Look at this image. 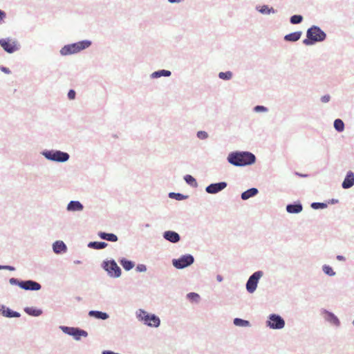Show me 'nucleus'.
I'll return each instance as SVG.
<instances>
[{
	"label": "nucleus",
	"mask_w": 354,
	"mask_h": 354,
	"mask_svg": "<svg viewBox=\"0 0 354 354\" xmlns=\"http://www.w3.org/2000/svg\"><path fill=\"white\" fill-rule=\"evenodd\" d=\"M164 238L171 243H176L180 240L178 233L173 231H167L164 234Z\"/></svg>",
	"instance_id": "obj_15"
},
{
	"label": "nucleus",
	"mask_w": 354,
	"mask_h": 354,
	"mask_svg": "<svg viewBox=\"0 0 354 354\" xmlns=\"http://www.w3.org/2000/svg\"><path fill=\"white\" fill-rule=\"evenodd\" d=\"M120 264L126 270H130L134 266V263L132 261L126 259H122L120 261Z\"/></svg>",
	"instance_id": "obj_27"
},
{
	"label": "nucleus",
	"mask_w": 354,
	"mask_h": 354,
	"mask_svg": "<svg viewBox=\"0 0 354 354\" xmlns=\"http://www.w3.org/2000/svg\"><path fill=\"white\" fill-rule=\"evenodd\" d=\"M107 246V243L105 242H91L88 244V247L93 248L94 249L100 250L103 249Z\"/></svg>",
	"instance_id": "obj_24"
},
{
	"label": "nucleus",
	"mask_w": 354,
	"mask_h": 354,
	"mask_svg": "<svg viewBox=\"0 0 354 354\" xmlns=\"http://www.w3.org/2000/svg\"><path fill=\"white\" fill-rule=\"evenodd\" d=\"M44 154L48 159L58 162H65L69 158V155L67 153L59 151H48Z\"/></svg>",
	"instance_id": "obj_6"
},
{
	"label": "nucleus",
	"mask_w": 354,
	"mask_h": 354,
	"mask_svg": "<svg viewBox=\"0 0 354 354\" xmlns=\"http://www.w3.org/2000/svg\"><path fill=\"white\" fill-rule=\"evenodd\" d=\"M0 69L1 70V71L4 72L5 73L9 74L10 73V71L9 70V68H6L4 66H1L0 68Z\"/></svg>",
	"instance_id": "obj_45"
},
{
	"label": "nucleus",
	"mask_w": 354,
	"mask_h": 354,
	"mask_svg": "<svg viewBox=\"0 0 354 354\" xmlns=\"http://www.w3.org/2000/svg\"><path fill=\"white\" fill-rule=\"evenodd\" d=\"M176 195H177V196H178V197L176 198L177 199H181V194H176Z\"/></svg>",
	"instance_id": "obj_50"
},
{
	"label": "nucleus",
	"mask_w": 354,
	"mask_h": 354,
	"mask_svg": "<svg viewBox=\"0 0 354 354\" xmlns=\"http://www.w3.org/2000/svg\"><path fill=\"white\" fill-rule=\"evenodd\" d=\"M323 271L329 276H333L335 275V272L333 271V268L330 267L329 266H323Z\"/></svg>",
	"instance_id": "obj_34"
},
{
	"label": "nucleus",
	"mask_w": 354,
	"mask_h": 354,
	"mask_svg": "<svg viewBox=\"0 0 354 354\" xmlns=\"http://www.w3.org/2000/svg\"><path fill=\"white\" fill-rule=\"evenodd\" d=\"M234 324L236 326H249L250 323L248 321L243 320V319H241L239 318H236L234 320Z\"/></svg>",
	"instance_id": "obj_30"
},
{
	"label": "nucleus",
	"mask_w": 354,
	"mask_h": 354,
	"mask_svg": "<svg viewBox=\"0 0 354 354\" xmlns=\"http://www.w3.org/2000/svg\"><path fill=\"white\" fill-rule=\"evenodd\" d=\"M194 262V258L191 255L183 256L178 259L173 260V265L175 268L181 269L184 268Z\"/></svg>",
	"instance_id": "obj_7"
},
{
	"label": "nucleus",
	"mask_w": 354,
	"mask_h": 354,
	"mask_svg": "<svg viewBox=\"0 0 354 354\" xmlns=\"http://www.w3.org/2000/svg\"><path fill=\"white\" fill-rule=\"evenodd\" d=\"M3 266H0V269H3V268H2Z\"/></svg>",
	"instance_id": "obj_52"
},
{
	"label": "nucleus",
	"mask_w": 354,
	"mask_h": 354,
	"mask_svg": "<svg viewBox=\"0 0 354 354\" xmlns=\"http://www.w3.org/2000/svg\"><path fill=\"white\" fill-rule=\"evenodd\" d=\"M62 330L74 337V338L77 340H79L81 337H86L88 335V333L86 331L84 330L79 329L77 328H73V327H62Z\"/></svg>",
	"instance_id": "obj_10"
},
{
	"label": "nucleus",
	"mask_w": 354,
	"mask_h": 354,
	"mask_svg": "<svg viewBox=\"0 0 354 354\" xmlns=\"http://www.w3.org/2000/svg\"><path fill=\"white\" fill-rule=\"evenodd\" d=\"M227 187V183L221 182L218 183L211 184L206 187V192L209 194H216Z\"/></svg>",
	"instance_id": "obj_12"
},
{
	"label": "nucleus",
	"mask_w": 354,
	"mask_h": 354,
	"mask_svg": "<svg viewBox=\"0 0 354 354\" xmlns=\"http://www.w3.org/2000/svg\"><path fill=\"white\" fill-rule=\"evenodd\" d=\"M197 136L199 139L203 140L207 138L208 135L207 132L203 131H200L197 133Z\"/></svg>",
	"instance_id": "obj_37"
},
{
	"label": "nucleus",
	"mask_w": 354,
	"mask_h": 354,
	"mask_svg": "<svg viewBox=\"0 0 354 354\" xmlns=\"http://www.w3.org/2000/svg\"><path fill=\"white\" fill-rule=\"evenodd\" d=\"M334 127L337 131L342 132L344 129V124L342 120L336 119L334 122Z\"/></svg>",
	"instance_id": "obj_25"
},
{
	"label": "nucleus",
	"mask_w": 354,
	"mask_h": 354,
	"mask_svg": "<svg viewBox=\"0 0 354 354\" xmlns=\"http://www.w3.org/2000/svg\"><path fill=\"white\" fill-rule=\"evenodd\" d=\"M330 99V95H324L322 97L321 100L322 102L326 103V102H329Z\"/></svg>",
	"instance_id": "obj_40"
},
{
	"label": "nucleus",
	"mask_w": 354,
	"mask_h": 354,
	"mask_svg": "<svg viewBox=\"0 0 354 354\" xmlns=\"http://www.w3.org/2000/svg\"><path fill=\"white\" fill-rule=\"evenodd\" d=\"M88 315L91 317H94L97 319H106L108 318V315L106 313H102L100 311H95L91 310L88 313Z\"/></svg>",
	"instance_id": "obj_22"
},
{
	"label": "nucleus",
	"mask_w": 354,
	"mask_h": 354,
	"mask_svg": "<svg viewBox=\"0 0 354 354\" xmlns=\"http://www.w3.org/2000/svg\"><path fill=\"white\" fill-rule=\"evenodd\" d=\"M173 195H176V194H174V193H170V194H169V196H170V197H172V196H173Z\"/></svg>",
	"instance_id": "obj_51"
},
{
	"label": "nucleus",
	"mask_w": 354,
	"mask_h": 354,
	"mask_svg": "<svg viewBox=\"0 0 354 354\" xmlns=\"http://www.w3.org/2000/svg\"><path fill=\"white\" fill-rule=\"evenodd\" d=\"M3 269H6V270H14L15 268L12 266H3L2 267Z\"/></svg>",
	"instance_id": "obj_46"
},
{
	"label": "nucleus",
	"mask_w": 354,
	"mask_h": 354,
	"mask_svg": "<svg viewBox=\"0 0 354 354\" xmlns=\"http://www.w3.org/2000/svg\"><path fill=\"white\" fill-rule=\"evenodd\" d=\"M103 267L111 277H118L121 274V270L115 261H104Z\"/></svg>",
	"instance_id": "obj_5"
},
{
	"label": "nucleus",
	"mask_w": 354,
	"mask_h": 354,
	"mask_svg": "<svg viewBox=\"0 0 354 354\" xmlns=\"http://www.w3.org/2000/svg\"><path fill=\"white\" fill-rule=\"evenodd\" d=\"M68 97L70 100H73L75 97V92L74 90H70L68 93Z\"/></svg>",
	"instance_id": "obj_38"
},
{
	"label": "nucleus",
	"mask_w": 354,
	"mask_h": 354,
	"mask_svg": "<svg viewBox=\"0 0 354 354\" xmlns=\"http://www.w3.org/2000/svg\"><path fill=\"white\" fill-rule=\"evenodd\" d=\"M3 315L7 317H18L19 314L17 312L12 311L9 308L3 311Z\"/></svg>",
	"instance_id": "obj_29"
},
{
	"label": "nucleus",
	"mask_w": 354,
	"mask_h": 354,
	"mask_svg": "<svg viewBox=\"0 0 354 354\" xmlns=\"http://www.w3.org/2000/svg\"><path fill=\"white\" fill-rule=\"evenodd\" d=\"M217 279H218V281H222V277L218 275V276H217Z\"/></svg>",
	"instance_id": "obj_49"
},
{
	"label": "nucleus",
	"mask_w": 354,
	"mask_h": 354,
	"mask_svg": "<svg viewBox=\"0 0 354 354\" xmlns=\"http://www.w3.org/2000/svg\"><path fill=\"white\" fill-rule=\"evenodd\" d=\"M6 12L1 10H0V22L2 21L5 17H6Z\"/></svg>",
	"instance_id": "obj_44"
},
{
	"label": "nucleus",
	"mask_w": 354,
	"mask_h": 354,
	"mask_svg": "<svg viewBox=\"0 0 354 354\" xmlns=\"http://www.w3.org/2000/svg\"><path fill=\"white\" fill-rule=\"evenodd\" d=\"M325 315H326L325 318L326 320H328V322H331L332 324H333L335 325H337V326L339 325V319L333 313L326 312L325 313Z\"/></svg>",
	"instance_id": "obj_23"
},
{
	"label": "nucleus",
	"mask_w": 354,
	"mask_h": 354,
	"mask_svg": "<svg viewBox=\"0 0 354 354\" xmlns=\"http://www.w3.org/2000/svg\"><path fill=\"white\" fill-rule=\"evenodd\" d=\"M262 276V272L258 271L254 272L248 279L246 283V288L249 292H253L257 286L258 281Z\"/></svg>",
	"instance_id": "obj_9"
},
{
	"label": "nucleus",
	"mask_w": 354,
	"mask_h": 354,
	"mask_svg": "<svg viewBox=\"0 0 354 354\" xmlns=\"http://www.w3.org/2000/svg\"><path fill=\"white\" fill-rule=\"evenodd\" d=\"M326 38V34L318 27L313 26L307 30V38L303 41L306 46L313 44L316 41H322Z\"/></svg>",
	"instance_id": "obj_2"
},
{
	"label": "nucleus",
	"mask_w": 354,
	"mask_h": 354,
	"mask_svg": "<svg viewBox=\"0 0 354 354\" xmlns=\"http://www.w3.org/2000/svg\"><path fill=\"white\" fill-rule=\"evenodd\" d=\"M302 19L301 15H293L290 18V23L292 24H299L302 21Z\"/></svg>",
	"instance_id": "obj_33"
},
{
	"label": "nucleus",
	"mask_w": 354,
	"mask_h": 354,
	"mask_svg": "<svg viewBox=\"0 0 354 354\" xmlns=\"http://www.w3.org/2000/svg\"><path fill=\"white\" fill-rule=\"evenodd\" d=\"M19 287L26 290H39L41 289V285L33 281H22L19 283Z\"/></svg>",
	"instance_id": "obj_11"
},
{
	"label": "nucleus",
	"mask_w": 354,
	"mask_h": 354,
	"mask_svg": "<svg viewBox=\"0 0 354 354\" xmlns=\"http://www.w3.org/2000/svg\"><path fill=\"white\" fill-rule=\"evenodd\" d=\"M137 317L140 321L150 327H158L160 324L158 317L153 314H149L147 311L140 309L137 312Z\"/></svg>",
	"instance_id": "obj_3"
},
{
	"label": "nucleus",
	"mask_w": 354,
	"mask_h": 354,
	"mask_svg": "<svg viewBox=\"0 0 354 354\" xmlns=\"http://www.w3.org/2000/svg\"><path fill=\"white\" fill-rule=\"evenodd\" d=\"M256 111H266L267 109L263 106H257L254 108Z\"/></svg>",
	"instance_id": "obj_42"
},
{
	"label": "nucleus",
	"mask_w": 354,
	"mask_h": 354,
	"mask_svg": "<svg viewBox=\"0 0 354 354\" xmlns=\"http://www.w3.org/2000/svg\"><path fill=\"white\" fill-rule=\"evenodd\" d=\"M255 156L250 152H233L228 155V162L235 166L242 167L255 162Z\"/></svg>",
	"instance_id": "obj_1"
},
{
	"label": "nucleus",
	"mask_w": 354,
	"mask_h": 354,
	"mask_svg": "<svg viewBox=\"0 0 354 354\" xmlns=\"http://www.w3.org/2000/svg\"><path fill=\"white\" fill-rule=\"evenodd\" d=\"M311 207L314 209L325 208L326 207V204L322 203H312Z\"/></svg>",
	"instance_id": "obj_36"
},
{
	"label": "nucleus",
	"mask_w": 354,
	"mask_h": 354,
	"mask_svg": "<svg viewBox=\"0 0 354 354\" xmlns=\"http://www.w3.org/2000/svg\"><path fill=\"white\" fill-rule=\"evenodd\" d=\"M170 3L180 2V0H169Z\"/></svg>",
	"instance_id": "obj_48"
},
{
	"label": "nucleus",
	"mask_w": 354,
	"mask_h": 354,
	"mask_svg": "<svg viewBox=\"0 0 354 354\" xmlns=\"http://www.w3.org/2000/svg\"><path fill=\"white\" fill-rule=\"evenodd\" d=\"M170 75H171V72L169 71H167V70H160V71H156L153 73H152L153 77H160L161 76L168 77Z\"/></svg>",
	"instance_id": "obj_26"
},
{
	"label": "nucleus",
	"mask_w": 354,
	"mask_h": 354,
	"mask_svg": "<svg viewBox=\"0 0 354 354\" xmlns=\"http://www.w3.org/2000/svg\"><path fill=\"white\" fill-rule=\"evenodd\" d=\"M187 297L192 301H197L199 299V295L195 292H190L187 295Z\"/></svg>",
	"instance_id": "obj_35"
},
{
	"label": "nucleus",
	"mask_w": 354,
	"mask_h": 354,
	"mask_svg": "<svg viewBox=\"0 0 354 354\" xmlns=\"http://www.w3.org/2000/svg\"><path fill=\"white\" fill-rule=\"evenodd\" d=\"M260 12H262V13H269L270 12V10H269L268 6H264L260 10Z\"/></svg>",
	"instance_id": "obj_43"
},
{
	"label": "nucleus",
	"mask_w": 354,
	"mask_h": 354,
	"mask_svg": "<svg viewBox=\"0 0 354 354\" xmlns=\"http://www.w3.org/2000/svg\"><path fill=\"white\" fill-rule=\"evenodd\" d=\"M136 270L139 272H145L146 271L147 268L145 265H138L136 268Z\"/></svg>",
	"instance_id": "obj_41"
},
{
	"label": "nucleus",
	"mask_w": 354,
	"mask_h": 354,
	"mask_svg": "<svg viewBox=\"0 0 354 354\" xmlns=\"http://www.w3.org/2000/svg\"><path fill=\"white\" fill-rule=\"evenodd\" d=\"M185 180L190 185L192 186H196L197 183L194 177H192L191 175H186L185 176Z\"/></svg>",
	"instance_id": "obj_31"
},
{
	"label": "nucleus",
	"mask_w": 354,
	"mask_h": 354,
	"mask_svg": "<svg viewBox=\"0 0 354 354\" xmlns=\"http://www.w3.org/2000/svg\"><path fill=\"white\" fill-rule=\"evenodd\" d=\"M91 45L89 41H82L72 44L64 46L60 50L62 55H68L77 53L82 50L88 48Z\"/></svg>",
	"instance_id": "obj_4"
},
{
	"label": "nucleus",
	"mask_w": 354,
	"mask_h": 354,
	"mask_svg": "<svg viewBox=\"0 0 354 354\" xmlns=\"http://www.w3.org/2000/svg\"><path fill=\"white\" fill-rule=\"evenodd\" d=\"M301 36V32L297 31L286 35L284 37V39L288 41H296L300 39Z\"/></svg>",
	"instance_id": "obj_17"
},
{
	"label": "nucleus",
	"mask_w": 354,
	"mask_h": 354,
	"mask_svg": "<svg viewBox=\"0 0 354 354\" xmlns=\"http://www.w3.org/2000/svg\"><path fill=\"white\" fill-rule=\"evenodd\" d=\"M337 259L338 260H339V261H343V260H344V257L343 256H341V255H338V256L337 257Z\"/></svg>",
	"instance_id": "obj_47"
},
{
	"label": "nucleus",
	"mask_w": 354,
	"mask_h": 354,
	"mask_svg": "<svg viewBox=\"0 0 354 354\" xmlns=\"http://www.w3.org/2000/svg\"><path fill=\"white\" fill-rule=\"evenodd\" d=\"M218 77L222 80H230L232 77V73L230 71L221 72L218 74Z\"/></svg>",
	"instance_id": "obj_32"
},
{
	"label": "nucleus",
	"mask_w": 354,
	"mask_h": 354,
	"mask_svg": "<svg viewBox=\"0 0 354 354\" xmlns=\"http://www.w3.org/2000/svg\"><path fill=\"white\" fill-rule=\"evenodd\" d=\"M68 211H81L83 205L79 201H71L67 207Z\"/></svg>",
	"instance_id": "obj_16"
},
{
	"label": "nucleus",
	"mask_w": 354,
	"mask_h": 354,
	"mask_svg": "<svg viewBox=\"0 0 354 354\" xmlns=\"http://www.w3.org/2000/svg\"><path fill=\"white\" fill-rule=\"evenodd\" d=\"M9 282L12 285H17L19 286V283L21 281H18L17 279L11 278L10 279Z\"/></svg>",
	"instance_id": "obj_39"
},
{
	"label": "nucleus",
	"mask_w": 354,
	"mask_h": 354,
	"mask_svg": "<svg viewBox=\"0 0 354 354\" xmlns=\"http://www.w3.org/2000/svg\"><path fill=\"white\" fill-rule=\"evenodd\" d=\"M354 185V174L352 171H348L342 183V187L344 189H348Z\"/></svg>",
	"instance_id": "obj_14"
},
{
	"label": "nucleus",
	"mask_w": 354,
	"mask_h": 354,
	"mask_svg": "<svg viewBox=\"0 0 354 354\" xmlns=\"http://www.w3.org/2000/svg\"><path fill=\"white\" fill-rule=\"evenodd\" d=\"M26 313L30 315L39 316L42 313V311L39 309H35L33 308H26L25 309Z\"/></svg>",
	"instance_id": "obj_28"
},
{
	"label": "nucleus",
	"mask_w": 354,
	"mask_h": 354,
	"mask_svg": "<svg viewBox=\"0 0 354 354\" xmlns=\"http://www.w3.org/2000/svg\"><path fill=\"white\" fill-rule=\"evenodd\" d=\"M286 210L288 212L291 214L299 213L301 212L302 206L301 204L288 205L286 207Z\"/></svg>",
	"instance_id": "obj_18"
},
{
	"label": "nucleus",
	"mask_w": 354,
	"mask_h": 354,
	"mask_svg": "<svg viewBox=\"0 0 354 354\" xmlns=\"http://www.w3.org/2000/svg\"><path fill=\"white\" fill-rule=\"evenodd\" d=\"M268 326L273 329H281L284 327L285 322L280 316L271 315L268 321Z\"/></svg>",
	"instance_id": "obj_8"
},
{
	"label": "nucleus",
	"mask_w": 354,
	"mask_h": 354,
	"mask_svg": "<svg viewBox=\"0 0 354 354\" xmlns=\"http://www.w3.org/2000/svg\"><path fill=\"white\" fill-rule=\"evenodd\" d=\"M258 193V190L256 188H251L244 192L241 194V198L243 200H247L252 196H255Z\"/></svg>",
	"instance_id": "obj_20"
},
{
	"label": "nucleus",
	"mask_w": 354,
	"mask_h": 354,
	"mask_svg": "<svg viewBox=\"0 0 354 354\" xmlns=\"http://www.w3.org/2000/svg\"><path fill=\"white\" fill-rule=\"evenodd\" d=\"M66 247L63 241H57L53 244V250L55 253H60L62 251H65Z\"/></svg>",
	"instance_id": "obj_21"
},
{
	"label": "nucleus",
	"mask_w": 354,
	"mask_h": 354,
	"mask_svg": "<svg viewBox=\"0 0 354 354\" xmlns=\"http://www.w3.org/2000/svg\"><path fill=\"white\" fill-rule=\"evenodd\" d=\"M98 235L101 239L107 240L109 241L115 242L118 241V237L114 234L100 232Z\"/></svg>",
	"instance_id": "obj_19"
},
{
	"label": "nucleus",
	"mask_w": 354,
	"mask_h": 354,
	"mask_svg": "<svg viewBox=\"0 0 354 354\" xmlns=\"http://www.w3.org/2000/svg\"><path fill=\"white\" fill-rule=\"evenodd\" d=\"M0 45L1 47L8 53H13L17 50L16 45L14 42H11L8 39H0Z\"/></svg>",
	"instance_id": "obj_13"
}]
</instances>
